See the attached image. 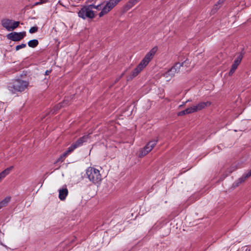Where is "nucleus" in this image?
<instances>
[{
  "label": "nucleus",
  "instance_id": "obj_1",
  "mask_svg": "<svg viewBox=\"0 0 251 251\" xmlns=\"http://www.w3.org/2000/svg\"><path fill=\"white\" fill-rule=\"evenodd\" d=\"M86 175L89 180L95 184L100 183L102 180L100 171L94 167H88L86 170Z\"/></svg>",
  "mask_w": 251,
  "mask_h": 251
},
{
  "label": "nucleus",
  "instance_id": "obj_2",
  "mask_svg": "<svg viewBox=\"0 0 251 251\" xmlns=\"http://www.w3.org/2000/svg\"><path fill=\"white\" fill-rule=\"evenodd\" d=\"M28 82L20 79H17L9 83L8 89L12 93L24 91L27 87Z\"/></svg>",
  "mask_w": 251,
  "mask_h": 251
},
{
  "label": "nucleus",
  "instance_id": "obj_3",
  "mask_svg": "<svg viewBox=\"0 0 251 251\" xmlns=\"http://www.w3.org/2000/svg\"><path fill=\"white\" fill-rule=\"evenodd\" d=\"M78 15L83 19H93L95 16L94 12L91 9V7L88 5L81 8L78 12Z\"/></svg>",
  "mask_w": 251,
  "mask_h": 251
},
{
  "label": "nucleus",
  "instance_id": "obj_4",
  "mask_svg": "<svg viewBox=\"0 0 251 251\" xmlns=\"http://www.w3.org/2000/svg\"><path fill=\"white\" fill-rule=\"evenodd\" d=\"M185 62L180 63L179 62H176L175 64L168 71L163 74V76L168 77H172L175 76L176 74H177L180 72L181 67H182L183 64Z\"/></svg>",
  "mask_w": 251,
  "mask_h": 251
},
{
  "label": "nucleus",
  "instance_id": "obj_5",
  "mask_svg": "<svg viewBox=\"0 0 251 251\" xmlns=\"http://www.w3.org/2000/svg\"><path fill=\"white\" fill-rule=\"evenodd\" d=\"M158 142V139H154L150 141L147 145L143 148L142 149L139 153V157H143L147 154L150 151H151L152 149L156 145Z\"/></svg>",
  "mask_w": 251,
  "mask_h": 251
},
{
  "label": "nucleus",
  "instance_id": "obj_6",
  "mask_svg": "<svg viewBox=\"0 0 251 251\" xmlns=\"http://www.w3.org/2000/svg\"><path fill=\"white\" fill-rule=\"evenodd\" d=\"M157 50V47H153L149 52H148L144 58L142 59L140 63L143 65V67H146L148 63L153 58L154 54Z\"/></svg>",
  "mask_w": 251,
  "mask_h": 251
},
{
  "label": "nucleus",
  "instance_id": "obj_7",
  "mask_svg": "<svg viewBox=\"0 0 251 251\" xmlns=\"http://www.w3.org/2000/svg\"><path fill=\"white\" fill-rule=\"evenodd\" d=\"M26 35L25 31L21 32H13L7 35L8 39L13 41H19L23 39Z\"/></svg>",
  "mask_w": 251,
  "mask_h": 251
},
{
  "label": "nucleus",
  "instance_id": "obj_8",
  "mask_svg": "<svg viewBox=\"0 0 251 251\" xmlns=\"http://www.w3.org/2000/svg\"><path fill=\"white\" fill-rule=\"evenodd\" d=\"M90 138L89 134L84 135L79 138H78L76 142L73 143L70 147V150L74 151L76 148L82 146L83 143L86 142L87 140Z\"/></svg>",
  "mask_w": 251,
  "mask_h": 251
},
{
  "label": "nucleus",
  "instance_id": "obj_9",
  "mask_svg": "<svg viewBox=\"0 0 251 251\" xmlns=\"http://www.w3.org/2000/svg\"><path fill=\"white\" fill-rule=\"evenodd\" d=\"M115 5L110 0L108 1L105 5L102 8L101 11L99 13V16L100 17H102L105 14L110 12L114 7Z\"/></svg>",
  "mask_w": 251,
  "mask_h": 251
},
{
  "label": "nucleus",
  "instance_id": "obj_10",
  "mask_svg": "<svg viewBox=\"0 0 251 251\" xmlns=\"http://www.w3.org/2000/svg\"><path fill=\"white\" fill-rule=\"evenodd\" d=\"M145 67H143V65H142L141 63H139L137 67L134 69V70L129 75L127 76V81L131 80L133 78L136 76Z\"/></svg>",
  "mask_w": 251,
  "mask_h": 251
},
{
  "label": "nucleus",
  "instance_id": "obj_11",
  "mask_svg": "<svg viewBox=\"0 0 251 251\" xmlns=\"http://www.w3.org/2000/svg\"><path fill=\"white\" fill-rule=\"evenodd\" d=\"M140 0H129L121 8V12L125 13L133 7Z\"/></svg>",
  "mask_w": 251,
  "mask_h": 251
},
{
  "label": "nucleus",
  "instance_id": "obj_12",
  "mask_svg": "<svg viewBox=\"0 0 251 251\" xmlns=\"http://www.w3.org/2000/svg\"><path fill=\"white\" fill-rule=\"evenodd\" d=\"M211 104V102L209 101L206 102H201L198 104L194 105L196 111L201 110L204 108L205 107L209 106Z\"/></svg>",
  "mask_w": 251,
  "mask_h": 251
},
{
  "label": "nucleus",
  "instance_id": "obj_13",
  "mask_svg": "<svg viewBox=\"0 0 251 251\" xmlns=\"http://www.w3.org/2000/svg\"><path fill=\"white\" fill-rule=\"evenodd\" d=\"M68 194V190L67 188H62L59 190V198L61 201L65 200Z\"/></svg>",
  "mask_w": 251,
  "mask_h": 251
},
{
  "label": "nucleus",
  "instance_id": "obj_14",
  "mask_svg": "<svg viewBox=\"0 0 251 251\" xmlns=\"http://www.w3.org/2000/svg\"><path fill=\"white\" fill-rule=\"evenodd\" d=\"M12 23V20L9 19H4L1 21L2 26L5 28L8 31H10Z\"/></svg>",
  "mask_w": 251,
  "mask_h": 251
},
{
  "label": "nucleus",
  "instance_id": "obj_15",
  "mask_svg": "<svg viewBox=\"0 0 251 251\" xmlns=\"http://www.w3.org/2000/svg\"><path fill=\"white\" fill-rule=\"evenodd\" d=\"M13 166H10L0 173V182L4 177H5L10 173V171L13 169Z\"/></svg>",
  "mask_w": 251,
  "mask_h": 251
},
{
  "label": "nucleus",
  "instance_id": "obj_16",
  "mask_svg": "<svg viewBox=\"0 0 251 251\" xmlns=\"http://www.w3.org/2000/svg\"><path fill=\"white\" fill-rule=\"evenodd\" d=\"M251 176V170H250L247 173L244 174L242 177L239 178L237 180V186L239 184L241 183L244 182L247 178Z\"/></svg>",
  "mask_w": 251,
  "mask_h": 251
},
{
  "label": "nucleus",
  "instance_id": "obj_17",
  "mask_svg": "<svg viewBox=\"0 0 251 251\" xmlns=\"http://www.w3.org/2000/svg\"><path fill=\"white\" fill-rule=\"evenodd\" d=\"M69 102V100L68 99L65 100L62 102L59 103L57 105H56L54 107V109L52 112V114L55 113V111L58 109H60L62 107L64 106L65 105L68 104Z\"/></svg>",
  "mask_w": 251,
  "mask_h": 251
},
{
  "label": "nucleus",
  "instance_id": "obj_18",
  "mask_svg": "<svg viewBox=\"0 0 251 251\" xmlns=\"http://www.w3.org/2000/svg\"><path fill=\"white\" fill-rule=\"evenodd\" d=\"M239 64L235 62L234 61L233 63L232 64L231 66V68L229 72V75L231 76L232 75V74L234 73L236 69L237 68V67L239 66Z\"/></svg>",
  "mask_w": 251,
  "mask_h": 251
},
{
  "label": "nucleus",
  "instance_id": "obj_19",
  "mask_svg": "<svg viewBox=\"0 0 251 251\" xmlns=\"http://www.w3.org/2000/svg\"><path fill=\"white\" fill-rule=\"evenodd\" d=\"M38 44L39 42L37 39H33L28 42V46L33 48L36 47Z\"/></svg>",
  "mask_w": 251,
  "mask_h": 251
},
{
  "label": "nucleus",
  "instance_id": "obj_20",
  "mask_svg": "<svg viewBox=\"0 0 251 251\" xmlns=\"http://www.w3.org/2000/svg\"><path fill=\"white\" fill-rule=\"evenodd\" d=\"M10 198L6 197L0 202V209L4 206L7 205L8 202L10 201Z\"/></svg>",
  "mask_w": 251,
  "mask_h": 251
},
{
  "label": "nucleus",
  "instance_id": "obj_21",
  "mask_svg": "<svg viewBox=\"0 0 251 251\" xmlns=\"http://www.w3.org/2000/svg\"><path fill=\"white\" fill-rule=\"evenodd\" d=\"M185 110V113H186V114H191V113H194V112H196L195 107H194V105H193L191 107H190L189 108H187Z\"/></svg>",
  "mask_w": 251,
  "mask_h": 251
},
{
  "label": "nucleus",
  "instance_id": "obj_22",
  "mask_svg": "<svg viewBox=\"0 0 251 251\" xmlns=\"http://www.w3.org/2000/svg\"><path fill=\"white\" fill-rule=\"evenodd\" d=\"M20 25V22L18 21H14L12 23L11 25L10 31L13 30L16 28Z\"/></svg>",
  "mask_w": 251,
  "mask_h": 251
},
{
  "label": "nucleus",
  "instance_id": "obj_23",
  "mask_svg": "<svg viewBox=\"0 0 251 251\" xmlns=\"http://www.w3.org/2000/svg\"><path fill=\"white\" fill-rule=\"evenodd\" d=\"M101 5L102 4H99L98 5H95L94 4H90L89 5V7H91V9L92 10L93 9H96L98 10H101Z\"/></svg>",
  "mask_w": 251,
  "mask_h": 251
},
{
  "label": "nucleus",
  "instance_id": "obj_24",
  "mask_svg": "<svg viewBox=\"0 0 251 251\" xmlns=\"http://www.w3.org/2000/svg\"><path fill=\"white\" fill-rule=\"evenodd\" d=\"M243 57V54L242 53H240L237 56V58H236V59L234 60V62L238 63V64H240L241 63V61Z\"/></svg>",
  "mask_w": 251,
  "mask_h": 251
},
{
  "label": "nucleus",
  "instance_id": "obj_25",
  "mask_svg": "<svg viewBox=\"0 0 251 251\" xmlns=\"http://www.w3.org/2000/svg\"><path fill=\"white\" fill-rule=\"evenodd\" d=\"M243 57V54L242 53H240L237 56V58H236V59L234 60V62L238 63V64H240L241 63V61Z\"/></svg>",
  "mask_w": 251,
  "mask_h": 251
},
{
  "label": "nucleus",
  "instance_id": "obj_26",
  "mask_svg": "<svg viewBox=\"0 0 251 251\" xmlns=\"http://www.w3.org/2000/svg\"><path fill=\"white\" fill-rule=\"evenodd\" d=\"M220 8V5H218L217 3H216L214 6L213 9L211 11V13L212 14H214L215 13L217 10Z\"/></svg>",
  "mask_w": 251,
  "mask_h": 251
},
{
  "label": "nucleus",
  "instance_id": "obj_27",
  "mask_svg": "<svg viewBox=\"0 0 251 251\" xmlns=\"http://www.w3.org/2000/svg\"><path fill=\"white\" fill-rule=\"evenodd\" d=\"M38 28L37 26H33L30 28L29 32L30 33H34L38 31Z\"/></svg>",
  "mask_w": 251,
  "mask_h": 251
},
{
  "label": "nucleus",
  "instance_id": "obj_28",
  "mask_svg": "<svg viewBox=\"0 0 251 251\" xmlns=\"http://www.w3.org/2000/svg\"><path fill=\"white\" fill-rule=\"evenodd\" d=\"M73 151L70 150V147H69L68 150L62 154V156H63V157H64L65 158V157L67 156V155L69 153H70L71 152H72Z\"/></svg>",
  "mask_w": 251,
  "mask_h": 251
},
{
  "label": "nucleus",
  "instance_id": "obj_29",
  "mask_svg": "<svg viewBox=\"0 0 251 251\" xmlns=\"http://www.w3.org/2000/svg\"><path fill=\"white\" fill-rule=\"evenodd\" d=\"M26 45L25 44H22L21 45H17L16 47V50H19L21 49L24 48H25L26 47Z\"/></svg>",
  "mask_w": 251,
  "mask_h": 251
},
{
  "label": "nucleus",
  "instance_id": "obj_30",
  "mask_svg": "<svg viewBox=\"0 0 251 251\" xmlns=\"http://www.w3.org/2000/svg\"><path fill=\"white\" fill-rule=\"evenodd\" d=\"M125 73H126V71H124L119 77L116 78L115 82L116 83V82H118L124 76V75L125 74Z\"/></svg>",
  "mask_w": 251,
  "mask_h": 251
},
{
  "label": "nucleus",
  "instance_id": "obj_31",
  "mask_svg": "<svg viewBox=\"0 0 251 251\" xmlns=\"http://www.w3.org/2000/svg\"><path fill=\"white\" fill-rule=\"evenodd\" d=\"M226 0H219L216 3L218 5H220V7L222 5V4L224 3Z\"/></svg>",
  "mask_w": 251,
  "mask_h": 251
},
{
  "label": "nucleus",
  "instance_id": "obj_32",
  "mask_svg": "<svg viewBox=\"0 0 251 251\" xmlns=\"http://www.w3.org/2000/svg\"><path fill=\"white\" fill-rule=\"evenodd\" d=\"M111 2L116 6L122 0H110Z\"/></svg>",
  "mask_w": 251,
  "mask_h": 251
},
{
  "label": "nucleus",
  "instance_id": "obj_33",
  "mask_svg": "<svg viewBox=\"0 0 251 251\" xmlns=\"http://www.w3.org/2000/svg\"><path fill=\"white\" fill-rule=\"evenodd\" d=\"M185 114H186V113H185V110H184L178 113L177 115L180 116Z\"/></svg>",
  "mask_w": 251,
  "mask_h": 251
},
{
  "label": "nucleus",
  "instance_id": "obj_34",
  "mask_svg": "<svg viewBox=\"0 0 251 251\" xmlns=\"http://www.w3.org/2000/svg\"><path fill=\"white\" fill-rule=\"evenodd\" d=\"M65 158L63 157L62 155H61L57 159V162H63Z\"/></svg>",
  "mask_w": 251,
  "mask_h": 251
},
{
  "label": "nucleus",
  "instance_id": "obj_35",
  "mask_svg": "<svg viewBox=\"0 0 251 251\" xmlns=\"http://www.w3.org/2000/svg\"><path fill=\"white\" fill-rule=\"evenodd\" d=\"M51 70H47L46 72H45V75H49L51 72Z\"/></svg>",
  "mask_w": 251,
  "mask_h": 251
},
{
  "label": "nucleus",
  "instance_id": "obj_36",
  "mask_svg": "<svg viewBox=\"0 0 251 251\" xmlns=\"http://www.w3.org/2000/svg\"><path fill=\"white\" fill-rule=\"evenodd\" d=\"M188 101H190V100H187V101L185 102V103L187 102Z\"/></svg>",
  "mask_w": 251,
  "mask_h": 251
},
{
  "label": "nucleus",
  "instance_id": "obj_37",
  "mask_svg": "<svg viewBox=\"0 0 251 251\" xmlns=\"http://www.w3.org/2000/svg\"><path fill=\"white\" fill-rule=\"evenodd\" d=\"M236 169H237V168L235 167V168L233 170V171L235 170Z\"/></svg>",
  "mask_w": 251,
  "mask_h": 251
}]
</instances>
